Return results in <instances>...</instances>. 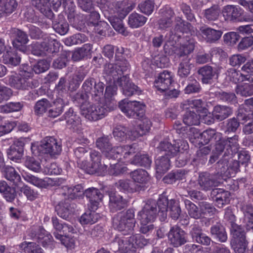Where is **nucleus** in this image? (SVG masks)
Masks as SVG:
<instances>
[{
	"label": "nucleus",
	"mask_w": 253,
	"mask_h": 253,
	"mask_svg": "<svg viewBox=\"0 0 253 253\" xmlns=\"http://www.w3.org/2000/svg\"><path fill=\"white\" fill-rule=\"evenodd\" d=\"M161 17L158 21V28L160 30H166L170 27L173 23L172 18L174 15V12L169 7L160 10Z\"/></svg>",
	"instance_id": "nucleus-24"
},
{
	"label": "nucleus",
	"mask_w": 253,
	"mask_h": 253,
	"mask_svg": "<svg viewBox=\"0 0 253 253\" xmlns=\"http://www.w3.org/2000/svg\"><path fill=\"white\" fill-rule=\"evenodd\" d=\"M147 20L145 16L134 12L128 16V24L132 28H137L143 26Z\"/></svg>",
	"instance_id": "nucleus-40"
},
{
	"label": "nucleus",
	"mask_w": 253,
	"mask_h": 253,
	"mask_svg": "<svg viewBox=\"0 0 253 253\" xmlns=\"http://www.w3.org/2000/svg\"><path fill=\"white\" fill-rule=\"evenodd\" d=\"M134 183L128 179H121L116 182L115 186L120 191L133 192L135 191Z\"/></svg>",
	"instance_id": "nucleus-60"
},
{
	"label": "nucleus",
	"mask_w": 253,
	"mask_h": 253,
	"mask_svg": "<svg viewBox=\"0 0 253 253\" xmlns=\"http://www.w3.org/2000/svg\"><path fill=\"white\" fill-rule=\"evenodd\" d=\"M116 88L112 86H107L106 87L104 95H103V101L106 105L110 103L114 104L113 109L116 107V101L115 100L113 96L116 94Z\"/></svg>",
	"instance_id": "nucleus-58"
},
{
	"label": "nucleus",
	"mask_w": 253,
	"mask_h": 253,
	"mask_svg": "<svg viewBox=\"0 0 253 253\" xmlns=\"http://www.w3.org/2000/svg\"><path fill=\"white\" fill-rule=\"evenodd\" d=\"M168 240L174 247H178L186 242L185 232L177 226L171 228L168 233Z\"/></svg>",
	"instance_id": "nucleus-22"
},
{
	"label": "nucleus",
	"mask_w": 253,
	"mask_h": 253,
	"mask_svg": "<svg viewBox=\"0 0 253 253\" xmlns=\"http://www.w3.org/2000/svg\"><path fill=\"white\" fill-rule=\"evenodd\" d=\"M44 55L57 52L60 46L59 42L54 38V35L45 37L42 42Z\"/></svg>",
	"instance_id": "nucleus-30"
},
{
	"label": "nucleus",
	"mask_w": 253,
	"mask_h": 253,
	"mask_svg": "<svg viewBox=\"0 0 253 253\" xmlns=\"http://www.w3.org/2000/svg\"><path fill=\"white\" fill-rule=\"evenodd\" d=\"M0 193L8 202H13L17 197L15 187L8 185L5 181H0Z\"/></svg>",
	"instance_id": "nucleus-32"
},
{
	"label": "nucleus",
	"mask_w": 253,
	"mask_h": 253,
	"mask_svg": "<svg viewBox=\"0 0 253 253\" xmlns=\"http://www.w3.org/2000/svg\"><path fill=\"white\" fill-rule=\"evenodd\" d=\"M109 207L111 211L116 212L121 210L127 206V201L126 199L116 192L110 191Z\"/></svg>",
	"instance_id": "nucleus-23"
},
{
	"label": "nucleus",
	"mask_w": 253,
	"mask_h": 253,
	"mask_svg": "<svg viewBox=\"0 0 253 253\" xmlns=\"http://www.w3.org/2000/svg\"><path fill=\"white\" fill-rule=\"evenodd\" d=\"M33 73L27 72L24 74L10 75L9 76L8 83L11 87L17 89L28 90L37 87L39 84L37 80L32 78Z\"/></svg>",
	"instance_id": "nucleus-6"
},
{
	"label": "nucleus",
	"mask_w": 253,
	"mask_h": 253,
	"mask_svg": "<svg viewBox=\"0 0 253 253\" xmlns=\"http://www.w3.org/2000/svg\"><path fill=\"white\" fill-rule=\"evenodd\" d=\"M91 49V44H84L82 47L72 53V58L75 61H79L89 55Z\"/></svg>",
	"instance_id": "nucleus-43"
},
{
	"label": "nucleus",
	"mask_w": 253,
	"mask_h": 253,
	"mask_svg": "<svg viewBox=\"0 0 253 253\" xmlns=\"http://www.w3.org/2000/svg\"><path fill=\"white\" fill-rule=\"evenodd\" d=\"M244 10L238 6L227 5L222 9V14L226 21L233 22L243 21L245 19L243 17Z\"/></svg>",
	"instance_id": "nucleus-20"
},
{
	"label": "nucleus",
	"mask_w": 253,
	"mask_h": 253,
	"mask_svg": "<svg viewBox=\"0 0 253 253\" xmlns=\"http://www.w3.org/2000/svg\"><path fill=\"white\" fill-rule=\"evenodd\" d=\"M105 84L101 82L96 83L93 78H87L83 83L82 88L86 96L91 97L92 101L99 102L103 97Z\"/></svg>",
	"instance_id": "nucleus-10"
},
{
	"label": "nucleus",
	"mask_w": 253,
	"mask_h": 253,
	"mask_svg": "<svg viewBox=\"0 0 253 253\" xmlns=\"http://www.w3.org/2000/svg\"><path fill=\"white\" fill-rule=\"evenodd\" d=\"M222 183L223 181L219 177L208 172L200 173L198 178V183L201 189L206 191L210 190Z\"/></svg>",
	"instance_id": "nucleus-15"
},
{
	"label": "nucleus",
	"mask_w": 253,
	"mask_h": 253,
	"mask_svg": "<svg viewBox=\"0 0 253 253\" xmlns=\"http://www.w3.org/2000/svg\"><path fill=\"white\" fill-rule=\"evenodd\" d=\"M183 123L189 126L200 124V116L194 110L186 112L183 117Z\"/></svg>",
	"instance_id": "nucleus-49"
},
{
	"label": "nucleus",
	"mask_w": 253,
	"mask_h": 253,
	"mask_svg": "<svg viewBox=\"0 0 253 253\" xmlns=\"http://www.w3.org/2000/svg\"><path fill=\"white\" fill-rule=\"evenodd\" d=\"M51 103L47 99H42L38 101L35 106L34 111L37 115H42L45 113L50 108Z\"/></svg>",
	"instance_id": "nucleus-64"
},
{
	"label": "nucleus",
	"mask_w": 253,
	"mask_h": 253,
	"mask_svg": "<svg viewBox=\"0 0 253 253\" xmlns=\"http://www.w3.org/2000/svg\"><path fill=\"white\" fill-rule=\"evenodd\" d=\"M30 236L43 247L52 249L54 244L53 238L51 234L43 228L39 227L38 229H32Z\"/></svg>",
	"instance_id": "nucleus-14"
},
{
	"label": "nucleus",
	"mask_w": 253,
	"mask_h": 253,
	"mask_svg": "<svg viewBox=\"0 0 253 253\" xmlns=\"http://www.w3.org/2000/svg\"><path fill=\"white\" fill-rule=\"evenodd\" d=\"M235 91L237 94L247 97L253 95V84L244 83L236 86Z\"/></svg>",
	"instance_id": "nucleus-61"
},
{
	"label": "nucleus",
	"mask_w": 253,
	"mask_h": 253,
	"mask_svg": "<svg viewBox=\"0 0 253 253\" xmlns=\"http://www.w3.org/2000/svg\"><path fill=\"white\" fill-rule=\"evenodd\" d=\"M201 77V81L203 84H211L214 77L217 74L216 68L209 65L200 67L197 72Z\"/></svg>",
	"instance_id": "nucleus-29"
},
{
	"label": "nucleus",
	"mask_w": 253,
	"mask_h": 253,
	"mask_svg": "<svg viewBox=\"0 0 253 253\" xmlns=\"http://www.w3.org/2000/svg\"><path fill=\"white\" fill-rule=\"evenodd\" d=\"M200 208L201 218L207 216H211L215 211V208L210 203L206 202H200L198 204Z\"/></svg>",
	"instance_id": "nucleus-57"
},
{
	"label": "nucleus",
	"mask_w": 253,
	"mask_h": 253,
	"mask_svg": "<svg viewBox=\"0 0 253 253\" xmlns=\"http://www.w3.org/2000/svg\"><path fill=\"white\" fill-rule=\"evenodd\" d=\"M238 138L237 135L227 139L221 138V136L217 138L215 140V153L220 154L224 152L223 156L232 157L238 151Z\"/></svg>",
	"instance_id": "nucleus-5"
},
{
	"label": "nucleus",
	"mask_w": 253,
	"mask_h": 253,
	"mask_svg": "<svg viewBox=\"0 0 253 253\" xmlns=\"http://www.w3.org/2000/svg\"><path fill=\"white\" fill-rule=\"evenodd\" d=\"M156 169L157 173H163L168 171L170 164L169 157L161 156L155 161Z\"/></svg>",
	"instance_id": "nucleus-51"
},
{
	"label": "nucleus",
	"mask_w": 253,
	"mask_h": 253,
	"mask_svg": "<svg viewBox=\"0 0 253 253\" xmlns=\"http://www.w3.org/2000/svg\"><path fill=\"white\" fill-rule=\"evenodd\" d=\"M21 250L25 253H41L42 250L36 243L23 242L19 245Z\"/></svg>",
	"instance_id": "nucleus-55"
},
{
	"label": "nucleus",
	"mask_w": 253,
	"mask_h": 253,
	"mask_svg": "<svg viewBox=\"0 0 253 253\" xmlns=\"http://www.w3.org/2000/svg\"><path fill=\"white\" fill-rule=\"evenodd\" d=\"M84 194L89 201V208L91 210H96L99 206V203L102 200L103 195L100 191L96 188L92 187L86 189Z\"/></svg>",
	"instance_id": "nucleus-26"
},
{
	"label": "nucleus",
	"mask_w": 253,
	"mask_h": 253,
	"mask_svg": "<svg viewBox=\"0 0 253 253\" xmlns=\"http://www.w3.org/2000/svg\"><path fill=\"white\" fill-rule=\"evenodd\" d=\"M151 163L152 160L147 154L141 153L135 155L131 161V164L146 168L149 167Z\"/></svg>",
	"instance_id": "nucleus-46"
},
{
	"label": "nucleus",
	"mask_w": 253,
	"mask_h": 253,
	"mask_svg": "<svg viewBox=\"0 0 253 253\" xmlns=\"http://www.w3.org/2000/svg\"><path fill=\"white\" fill-rule=\"evenodd\" d=\"M168 212L172 219L177 220L179 218L181 214V209L178 203L176 201L174 200H169Z\"/></svg>",
	"instance_id": "nucleus-62"
},
{
	"label": "nucleus",
	"mask_w": 253,
	"mask_h": 253,
	"mask_svg": "<svg viewBox=\"0 0 253 253\" xmlns=\"http://www.w3.org/2000/svg\"><path fill=\"white\" fill-rule=\"evenodd\" d=\"M130 65L126 60H120L116 64L108 63L104 66L103 74L109 80H115L129 70Z\"/></svg>",
	"instance_id": "nucleus-12"
},
{
	"label": "nucleus",
	"mask_w": 253,
	"mask_h": 253,
	"mask_svg": "<svg viewBox=\"0 0 253 253\" xmlns=\"http://www.w3.org/2000/svg\"><path fill=\"white\" fill-rule=\"evenodd\" d=\"M175 22L176 24L174 28V31L175 32V34H173L172 31L169 33V40L171 42V46L173 44V42H176V41L182 37V35L178 33V32L181 33L183 35L184 33H187L190 31L191 27L190 24L184 21L180 16L175 18Z\"/></svg>",
	"instance_id": "nucleus-18"
},
{
	"label": "nucleus",
	"mask_w": 253,
	"mask_h": 253,
	"mask_svg": "<svg viewBox=\"0 0 253 253\" xmlns=\"http://www.w3.org/2000/svg\"><path fill=\"white\" fill-rule=\"evenodd\" d=\"M232 157L223 156L222 158L216 163V169L217 173L215 174L218 177H219L221 180H225L227 172L228 163Z\"/></svg>",
	"instance_id": "nucleus-37"
},
{
	"label": "nucleus",
	"mask_w": 253,
	"mask_h": 253,
	"mask_svg": "<svg viewBox=\"0 0 253 253\" xmlns=\"http://www.w3.org/2000/svg\"><path fill=\"white\" fill-rule=\"evenodd\" d=\"M211 195L216 206L218 208H223L224 205L229 203L230 193L227 191L220 188L214 189L211 191Z\"/></svg>",
	"instance_id": "nucleus-25"
},
{
	"label": "nucleus",
	"mask_w": 253,
	"mask_h": 253,
	"mask_svg": "<svg viewBox=\"0 0 253 253\" xmlns=\"http://www.w3.org/2000/svg\"><path fill=\"white\" fill-rule=\"evenodd\" d=\"M148 241L140 234L130 237L122 236L115 239L114 244H117L118 250L125 253L134 252L137 248H142L147 245Z\"/></svg>",
	"instance_id": "nucleus-3"
},
{
	"label": "nucleus",
	"mask_w": 253,
	"mask_h": 253,
	"mask_svg": "<svg viewBox=\"0 0 253 253\" xmlns=\"http://www.w3.org/2000/svg\"><path fill=\"white\" fill-rule=\"evenodd\" d=\"M192 239L197 243L205 246H209L211 242V239L202 232V229L194 226L190 231Z\"/></svg>",
	"instance_id": "nucleus-35"
},
{
	"label": "nucleus",
	"mask_w": 253,
	"mask_h": 253,
	"mask_svg": "<svg viewBox=\"0 0 253 253\" xmlns=\"http://www.w3.org/2000/svg\"><path fill=\"white\" fill-rule=\"evenodd\" d=\"M184 204L188 214L191 218L196 219L201 218L200 210L196 205L187 199L184 200Z\"/></svg>",
	"instance_id": "nucleus-56"
},
{
	"label": "nucleus",
	"mask_w": 253,
	"mask_h": 253,
	"mask_svg": "<svg viewBox=\"0 0 253 253\" xmlns=\"http://www.w3.org/2000/svg\"><path fill=\"white\" fill-rule=\"evenodd\" d=\"M52 223L55 230L53 233L55 238L59 240L65 247H71V244L68 241L69 239V234L75 232L73 226L67 223L61 222L56 217L52 218Z\"/></svg>",
	"instance_id": "nucleus-7"
},
{
	"label": "nucleus",
	"mask_w": 253,
	"mask_h": 253,
	"mask_svg": "<svg viewBox=\"0 0 253 253\" xmlns=\"http://www.w3.org/2000/svg\"><path fill=\"white\" fill-rule=\"evenodd\" d=\"M64 107L63 100L59 98L52 103H51L50 108L48 111V116L55 118L60 115L63 112Z\"/></svg>",
	"instance_id": "nucleus-42"
},
{
	"label": "nucleus",
	"mask_w": 253,
	"mask_h": 253,
	"mask_svg": "<svg viewBox=\"0 0 253 253\" xmlns=\"http://www.w3.org/2000/svg\"><path fill=\"white\" fill-rule=\"evenodd\" d=\"M5 177L15 186H18L21 183L20 175L12 167H8L6 168Z\"/></svg>",
	"instance_id": "nucleus-48"
},
{
	"label": "nucleus",
	"mask_w": 253,
	"mask_h": 253,
	"mask_svg": "<svg viewBox=\"0 0 253 253\" xmlns=\"http://www.w3.org/2000/svg\"><path fill=\"white\" fill-rule=\"evenodd\" d=\"M191 60V58L187 57L180 59L177 69V75L179 78H186L190 75L193 67Z\"/></svg>",
	"instance_id": "nucleus-34"
},
{
	"label": "nucleus",
	"mask_w": 253,
	"mask_h": 253,
	"mask_svg": "<svg viewBox=\"0 0 253 253\" xmlns=\"http://www.w3.org/2000/svg\"><path fill=\"white\" fill-rule=\"evenodd\" d=\"M189 82L184 89L185 94H192L199 93L201 90V87L199 83L192 77L188 78Z\"/></svg>",
	"instance_id": "nucleus-54"
},
{
	"label": "nucleus",
	"mask_w": 253,
	"mask_h": 253,
	"mask_svg": "<svg viewBox=\"0 0 253 253\" xmlns=\"http://www.w3.org/2000/svg\"><path fill=\"white\" fill-rule=\"evenodd\" d=\"M62 2L63 3V0H39L37 4L33 5L42 13L51 19L53 17V13L49 9V6L52 5L54 9H57L61 6Z\"/></svg>",
	"instance_id": "nucleus-19"
},
{
	"label": "nucleus",
	"mask_w": 253,
	"mask_h": 253,
	"mask_svg": "<svg viewBox=\"0 0 253 253\" xmlns=\"http://www.w3.org/2000/svg\"><path fill=\"white\" fill-rule=\"evenodd\" d=\"M24 150L21 148H16V146H11L7 149L8 158L11 161L19 162L23 156Z\"/></svg>",
	"instance_id": "nucleus-53"
},
{
	"label": "nucleus",
	"mask_w": 253,
	"mask_h": 253,
	"mask_svg": "<svg viewBox=\"0 0 253 253\" xmlns=\"http://www.w3.org/2000/svg\"><path fill=\"white\" fill-rule=\"evenodd\" d=\"M227 75L229 80L235 84L246 80V77L244 72L241 73L233 68L229 69L227 71Z\"/></svg>",
	"instance_id": "nucleus-59"
},
{
	"label": "nucleus",
	"mask_w": 253,
	"mask_h": 253,
	"mask_svg": "<svg viewBox=\"0 0 253 253\" xmlns=\"http://www.w3.org/2000/svg\"><path fill=\"white\" fill-rule=\"evenodd\" d=\"M136 221L134 218V211L129 209L126 212H120L114 217L113 226L120 231L127 233L132 232Z\"/></svg>",
	"instance_id": "nucleus-4"
},
{
	"label": "nucleus",
	"mask_w": 253,
	"mask_h": 253,
	"mask_svg": "<svg viewBox=\"0 0 253 253\" xmlns=\"http://www.w3.org/2000/svg\"><path fill=\"white\" fill-rule=\"evenodd\" d=\"M187 143L181 140L175 141L173 144L168 141H163L159 143L157 149L160 152L164 153L167 157H173L178 152L187 149Z\"/></svg>",
	"instance_id": "nucleus-13"
},
{
	"label": "nucleus",
	"mask_w": 253,
	"mask_h": 253,
	"mask_svg": "<svg viewBox=\"0 0 253 253\" xmlns=\"http://www.w3.org/2000/svg\"><path fill=\"white\" fill-rule=\"evenodd\" d=\"M99 217L95 211H88L81 216L80 221L82 224H92L97 221Z\"/></svg>",
	"instance_id": "nucleus-50"
},
{
	"label": "nucleus",
	"mask_w": 253,
	"mask_h": 253,
	"mask_svg": "<svg viewBox=\"0 0 253 253\" xmlns=\"http://www.w3.org/2000/svg\"><path fill=\"white\" fill-rule=\"evenodd\" d=\"M112 136L103 135L98 138L96 140V147L102 152L108 159H121L123 156L124 158H127L135 152V149L133 145H123L113 147L111 143Z\"/></svg>",
	"instance_id": "nucleus-1"
},
{
	"label": "nucleus",
	"mask_w": 253,
	"mask_h": 253,
	"mask_svg": "<svg viewBox=\"0 0 253 253\" xmlns=\"http://www.w3.org/2000/svg\"><path fill=\"white\" fill-rule=\"evenodd\" d=\"M130 175L134 181L139 183H145L149 180L148 172L143 169H137L131 171Z\"/></svg>",
	"instance_id": "nucleus-47"
},
{
	"label": "nucleus",
	"mask_w": 253,
	"mask_h": 253,
	"mask_svg": "<svg viewBox=\"0 0 253 253\" xmlns=\"http://www.w3.org/2000/svg\"><path fill=\"white\" fill-rule=\"evenodd\" d=\"M200 31L203 38L209 43L215 42L220 38L222 34L220 30H216L209 27H202Z\"/></svg>",
	"instance_id": "nucleus-31"
},
{
	"label": "nucleus",
	"mask_w": 253,
	"mask_h": 253,
	"mask_svg": "<svg viewBox=\"0 0 253 253\" xmlns=\"http://www.w3.org/2000/svg\"><path fill=\"white\" fill-rule=\"evenodd\" d=\"M31 149L35 155L37 154L36 150L40 154H48L50 156L59 155L61 150V144L56 139L51 136H47L43 138L39 146L32 145Z\"/></svg>",
	"instance_id": "nucleus-8"
},
{
	"label": "nucleus",
	"mask_w": 253,
	"mask_h": 253,
	"mask_svg": "<svg viewBox=\"0 0 253 253\" xmlns=\"http://www.w3.org/2000/svg\"><path fill=\"white\" fill-rule=\"evenodd\" d=\"M122 19L123 18L121 17V15L120 18L116 16H110L108 20L115 30L126 36L127 35V31L123 25Z\"/></svg>",
	"instance_id": "nucleus-52"
},
{
	"label": "nucleus",
	"mask_w": 253,
	"mask_h": 253,
	"mask_svg": "<svg viewBox=\"0 0 253 253\" xmlns=\"http://www.w3.org/2000/svg\"><path fill=\"white\" fill-rule=\"evenodd\" d=\"M119 107L129 118L139 119L142 118L144 114L145 105L142 102L124 99L119 102Z\"/></svg>",
	"instance_id": "nucleus-9"
},
{
	"label": "nucleus",
	"mask_w": 253,
	"mask_h": 253,
	"mask_svg": "<svg viewBox=\"0 0 253 253\" xmlns=\"http://www.w3.org/2000/svg\"><path fill=\"white\" fill-rule=\"evenodd\" d=\"M196 42L193 37L188 36H183L180 45L175 49V53L180 58L190 57L189 54L195 48Z\"/></svg>",
	"instance_id": "nucleus-16"
},
{
	"label": "nucleus",
	"mask_w": 253,
	"mask_h": 253,
	"mask_svg": "<svg viewBox=\"0 0 253 253\" xmlns=\"http://www.w3.org/2000/svg\"><path fill=\"white\" fill-rule=\"evenodd\" d=\"M2 58L4 64L13 66L18 65L21 59L18 53L13 50L7 51L3 54Z\"/></svg>",
	"instance_id": "nucleus-41"
},
{
	"label": "nucleus",
	"mask_w": 253,
	"mask_h": 253,
	"mask_svg": "<svg viewBox=\"0 0 253 253\" xmlns=\"http://www.w3.org/2000/svg\"><path fill=\"white\" fill-rule=\"evenodd\" d=\"M10 37L14 39L12 41L13 46L16 49L21 51L26 50L25 46L29 42L27 34L16 28H11L9 31Z\"/></svg>",
	"instance_id": "nucleus-17"
},
{
	"label": "nucleus",
	"mask_w": 253,
	"mask_h": 253,
	"mask_svg": "<svg viewBox=\"0 0 253 253\" xmlns=\"http://www.w3.org/2000/svg\"><path fill=\"white\" fill-rule=\"evenodd\" d=\"M59 196L64 197L65 199H75L80 197L83 193L82 186L80 185H77L75 186L69 187L64 186L58 189Z\"/></svg>",
	"instance_id": "nucleus-27"
},
{
	"label": "nucleus",
	"mask_w": 253,
	"mask_h": 253,
	"mask_svg": "<svg viewBox=\"0 0 253 253\" xmlns=\"http://www.w3.org/2000/svg\"><path fill=\"white\" fill-rule=\"evenodd\" d=\"M211 236L220 242L224 243L227 240V235L223 226L220 223L213 225L211 227Z\"/></svg>",
	"instance_id": "nucleus-36"
},
{
	"label": "nucleus",
	"mask_w": 253,
	"mask_h": 253,
	"mask_svg": "<svg viewBox=\"0 0 253 253\" xmlns=\"http://www.w3.org/2000/svg\"><path fill=\"white\" fill-rule=\"evenodd\" d=\"M242 210L244 215V221L248 230L253 228V206L247 205L243 206Z\"/></svg>",
	"instance_id": "nucleus-44"
},
{
	"label": "nucleus",
	"mask_w": 253,
	"mask_h": 253,
	"mask_svg": "<svg viewBox=\"0 0 253 253\" xmlns=\"http://www.w3.org/2000/svg\"><path fill=\"white\" fill-rule=\"evenodd\" d=\"M157 213L156 201L150 199L146 202L143 209L138 212L137 219L141 224L152 223L155 221Z\"/></svg>",
	"instance_id": "nucleus-11"
},
{
	"label": "nucleus",
	"mask_w": 253,
	"mask_h": 253,
	"mask_svg": "<svg viewBox=\"0 0 253 253\" xmlns=\"http://www.w3.org/2000/svg\"><path fill=\"white\" fill-rule=\"evenodd\" d=\"M173 82L172 73L165 70L159 75L154 82V86L158 90L162 92L169 90Z\"/></svg>",
	"instance_id": "nucleus-21"
},
{
	"label": "nucleus",
	"mask_w": 253,
	"mask_h": 253,
	"mask_svg": "<svg viewBox=\"0 0 253 253\" xmlns=\"http://www.w3.org/2000/svg\"><path fill=\"white\" fill-rule=\"evenodd\" d=\"M75 205L67 201H60L56 206L57 214L64 219H67L73 211Z\"/></svg>",
	"instance_id": "nucleus-33"
},
{
	"label": "nucleus",
	"mask_w": 253,
	"mask_h": 253,
	"mask_svg": "<svg viewBox=\"0 0 253 253\" xmlns=\"http://www.w3.org/2000/svg\"><path fill=\"white\" fill-rule=\"evenodd\" d=\"M89 155L92 161L90 169L91 173H102L106 170L107 166L101 164V155L99 152L91 150Z\"/></svg>",
	"instance_id": "nucleus-28"
},
{
	"label": "nucleus",
	"mask_w": 253,
	"mask_h": 253,
	"mask_svg": "<svg viewBox=\"0 0 253 253\" xmlns=\"http://www.w3.org/2000/svg\"><path fill=\"white\" fill-rule=\"evenodd\" d=\"M87 40V37L84 34L78 33L65 39L66 45L70 46L74 44H81Z\"/></svg>",
	"instance_id": "nucleus-63"
},
{
	"label": "nucleus",
	"mask_w": 253,
	"mask_h": 253,
	"mask_svg": "<svg viewBox=\"0 0 253 253\" xmlns=\"http://www.w3.org/2000/svg\"><path fill=\"white\" fill-rule=\"evenodd\" d=\"M232 113L230 107L223 105L215 106L212 112L213 118L221 121L228 117Z\"/></svg>",
	"instance_id": "nucleus-38"
},
{
	"label": "nucleus",
	"mask_w": 253,
	"mask_h": 253,
	"mask_svg": "<svg viewBox=\"0 0 253 253\" xmlns=\"http://www.w3.org/2000/svg\"><path fill=\"white\" fill-rule=\"evenodd\" d=\"M64 120L67 125L70 128H74L78 126L81 123L80 117L75 113L72 108H70L64 115Z\"/></svg>",
	"instance_id": "nucleus-39"
},
{
	"label": "nucleus",
	"mask_w": 253,
	"mask_h": 253,
	"mask_svg": "<svg viewBox=\"0 0 253 253\" xmlns=\"http://www.w3.org/2000/svg\"><path fill=\"white\" fill-rule=\"evenodd\" d=\"M53 28L56 32L61 35H64L67 33L69 30V25L65 21L63 15L58 16V20L53 22Z\"/></svg>",
	"instance_id": "nucleus-45"
},
{
	"label": "nucleus",
	"mask_w": 253,
	"mask_h": 253,
	"mask_svg": "<svg viewBox=\"0 0 253 253\" xmlns=\"http://www.w3.org/2000/svg\"><path fill=\"white\" fill-rule=\"evenodd\" d=\"M102 100L103 98L99 102L93 101V104L87 107L82 105L81 110L82 115L90 121H97L104 118L109 112L114 110V104L110 103L107 105Z\"/></svg>",
	"instance_id": "nucleus-2"
}]
</instances>
